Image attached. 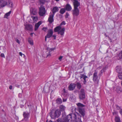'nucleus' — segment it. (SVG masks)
Instances as JSON below:
<instances>
[{
    "label": "nucleus",
    "instance_id": "5",
    "mask_svg": "<svg viewBox=\"0 0 122 122\" xmlns=\"http://www.w3.org/2000/svg\"><path fill=\"white\" fill-rule=\"evenodd\" d=\"M46 11L44 6H41L39 8V15L41 17L45 16L46 15Z\"/></svg>",
    "mask_w": 122,
    "mask_h": 122
},
{
    "label": "nucleus",
    "instance_id": "49",
    "mask_svg": "<svg viewBox=\"0 0 122 122\" xmlns=\"http://www.w3.org/2000/svg\"><path fill=\"white\" fill-rule=\"evenodd\" d=\"M50 51L48 53V55H47V56H46L47 57H48L49 56H51V54H50Z\"/></svg>",
    "mask_w": 122,
    "mask_h": 122
},
{
    "label": "nucleus",
    "instance_id": "9",
    "mask_svg": "<svg viewBox=\"0 0 122 122\" xmlns=\"http://www.w3.org/2000/svg\"><path fill=\"white\" fill-rule=\"evenodd\" d=\"M71 1L73 3L74 8H78L80 5V3L77 0H71Z\"/></svg>",
    "mask_w": 122,
    "mask_h": 122
},
{
    "label": "nucleus",
    "instance_id": "51",
    "mask_svg": "<svg viewBox=\"0 0 122 122\" xmlns=\"http://www.w3.org/2000/svg\"><path fill=\"white\" fill-rule=\"evenodd\" d=\"M119 112L121 115H122V109H121L119 111Z\"/></svg>",
    "mask_w": 122,
    "mask_h": 122
},
{
    "label": "nucleus",
    "instance_id": "20",
    "mask_svg": "<svg viewBox=\"0 0 122 122\" xmlns=\"http://www.w3.org/2000/svg\"><path fill=\"white\" fill-rule=\"evenodd\" d=\"M66 107L63 105H61L59 107L60 111L62 112L63 113L65 112V110L66 109Z\"/></svg>",
    "mask_w": 122,
    "mask_h": 122
},
{
    "label": "nucleus",
    "instance_id": "18",
    "mask_svg": "<svg viewBox=\"0 0 122 122\" xmlns=\"http://www.w3.org/2000/svg\"><path fill=\"white\" fill-rule=\"evenodd\" d=\"M53 32L52 29H50L48 31V33L47 34V36L48 38H50L52 35Z\"/></svg>",
    "mask_w": 122,
    "mask_h": 122
},
{
    "label": "nucleus",
    "instance_id": "25",
    "mask_svg": "<svg viewBox=\"0 0 122 122\" xmlns=\"http://www.w3.org/2000/svg\"><path fill=\"white\" fill-rule=\"evenodd\" d=\"M6 5H7L9 7H10L11 8H12L13 7V5L12 3L10 0H8V1L7 2V4Z\"/></svg>",
    "mask_w": 122,
    "mask_h": 122
},
{
    "label": "nucleus",
    "instance_id": "11",
    "mask_svg": "<svg viewBox=\"0 0 122 122\" xmlns=\"http://www.w3.org/2000/svg\"><path fill=\"white\" fill-rule=\"evenodd\" d=\"M62 117L63 118L61 122H71L70 118H68L67 115L66 116L65 114L63 113Z\"/></svg>",
    "mask_w": 122,
    "mask_h": 122
},
{
    "label": "nucleus",
    "instance_id": "13",
    "mask_svg": "<svg viewBox=\"0 0 122 122\" xmlns=\"http://www.w3.org/2000/svg\"><path fill=\"white\" fill-rule=\"evenodd\" d=\"M24 26H25V29L27 30L30 31L33 30V27L32 25L27 24L25 25Z\"/></svg>",
    "mask_w": 122,
    "mask_h": 122
},
{
    "label": "nucleus",
    "instance_id": "41",
    "mask_svg": "<svg viewBox=\"0 0 122 122\" xmlns=\"http://www.w3.org/2000/svg\"><path fill=\"white\" fill-rule=\"evenodd\" d=\"M56 122H61V118H59L57 120Z\"/></svg>",
    "mask_w": 122,
    "mask_h": 122
},
{
    "label": "nucleus",
    "instance_id": "50",
    "mask_svg": "<svg viewBox=\"0 0 122 122\" xmlns=\"http://www.w3.org/2000/svg\"><path fill=\"white\" fill-rule=\"evenodd\" d=\"M16 41L17 43L18 44H20V41L19 40H18V39H17L16 40Z\"/></svg>",
    "mask_w": 122,
    "mask_h": 122
},
{
    "label": "nucleus",
    "instance_id": "3",
    "mask_svg": "<svg viewBox=\"0 0 122 122\" xmlns=\"http://www.w3.org/2000/svg\"><path fill=\"white\" fill-rule=\"evenodd\" d=\"M76 105L78 107V111L79 113L83 117L85 116V110L84 108L83 107L85 106L80 103H76Z\"/></svg>",
    "mask_w": 122,
    "mask_h": 122
},
{
    "label": "nucleus",
    "instance_id": "35",
    "mask_svg": "<svg viewBox=\"0 0 122 122\" xmlns=\"http://www.w3.org/2000/svg\"><path fill=\"white\" fill-rule=\"evenodd\" d=\"M118 76L119 79L122 80V72L118 74Z\"/></svg>",
    "mask_w": 122,
    "mask_h": 122
},
{
    "label": "nucleus",
    "instance_id": "61",
    "mask_svg": "<svg viewBox=\"0 0 122 122\" xmlns=\"http://www.w3.org/2000/svg\"><path fill=\"white\" fill-rule=\"evenodd\" d=\"M114 112L113 113V114H114Z\"/></svg>",
    "mask_w": 122,
    "mask_h": 122
},
{
    "label": "nucleus",
    "instance_id": "1",
    "mask_svg": "<svg viewBox=\"0 0 122 122\" xmlns=\"http://www.w3.org/2000/svg\"><path fill=\"white\" fill-rule=\"evenodd\" d=\"M67 117L70 118L71 122L74 121L76 122H82L81 116L78 114L72 113L68 115Z\"/></svg>",
    "mask_w": 122,
    "mask_h": 122
},
{
    "label": "nucleus",
    "instance_id": "19",
    "mask_svg": "<svg viewBox=\"0 0 122 122\" xmlns=\"http://www.w3.org/2000/svg\"><path fill=\"white\" fill-rule=\"evenodd\" d=\"M7 4V2L4 0H0V6L1 7H4Z\"/></svg>",
    "mask_w": 122,
    "mask_h": 122
},
{
    "label": "nucleus",
    "instance_id": "32",
    "mask_svg": "<svg viewBox=\"0 0 122 122\" xmlns=\"http://www.w3.org/2000/svg\"><path fill=\"white\" fill-rule=\"evenodd\" d=\"M65 11L66 9L65 8H62L60 10V12L61 14H63L65 12Z\"/></svg>",
    "mask_w": 122,
    "mask_h": 122
},
{
    "label": "nucleus",
    "instance_id": "30",
    "mask_svg": "<svg viewBox=\"0 0 122 122\" xmlns=\"http://www.w3.org/2000/svg\"><path fill=\"white\" fill-rule=\"evenodd\" d=\"M11 12V11H10L8 12L4 16V17L7 18L8 16H10Z\"/></svg>",
    "mask_w": 122,
    "mask_h": 122
},
{
    "label": "nucleus",
    "instance_id": "34",
    "mask_svg": "<svg viewBox=\"0 0 122 122\" xmlns=\"http://www.w3.org/2000/svg\"><path fill=\"white\" fill-rule=\"evenodd\" d=\"M28 42L30 45H33V41L29 38L28 39Z\"/></svg>",
    "mask_w": 122,
    "mask_h": 122
},
{
    "label": "nucleus",
    "instance_id": "44",
    "mask_svg": "<svg viewBox=\"0 0 122 122\" xmlns=\"http://www.w3.org/2000/svg\"><path fill=\"white\" fill-rule=\"evenodd\" d=\"M53 37H54V39H56V36L55 35H52V36Z\"/></svg>",
    "mask_w": 122,
    "mask_h": 122
},
{
    "label": "nucleus",
    "instance_id": "48",
    "mask_svg": "<svg viewBox=\"0 0 122 122\" xmlns=\"http://www.w3.org/2000/svg\"><path fill=\"white\" fill-rule=\"evenodd\" d=\"M21 96L22 95L21 94H20V93L18 95V96L19 97L21 98Z\"/></svg>",
    "mask_w": 122,
    "mask_h": 122
},
{
    "label": "nucleus",
    "instance_id": "4",
    "mask_svg": "<svg viewBox=\"0 0 122 122\" xmlns=\"http://www.w3.org/2000/svg\"><path fill=\"white\" fill-rule=\"evenodd\" d=\"M61 29V27L60 26H57L55 28L54 31L55 32H58V34H60L61 36L63 35L65 29L64 28H63L60 30Z\"/></svg>",
    "mask_w": 122,
    "mask_h": 122
},
{
    "label": "nucleus",
    "instance_id": "33",
    "mask_svg": "<svg viewBox=\"0 0 122 122\" xmlns=\"http://www.w3.org/2000/svg\"><path fill=\"white\" fill-rule=\"evenodd\" d=\"M31 17L33 19V20L34 22H36L38 20V18L37 16H31Z\"/></svg>",
    "mask_w": 122,
    "mask_h": 122
},
{
    "label": "nucleus",
    "instance_id": "58",
    "mask_svg": "<svg viewBox=\"0 0 122 122\" xmlns=\"http://www.w3.org/2000/svg\"><path fill=\"white\" fill-rule=\"evenodd\" d=\"M121 85L122 86V81L121 82Z\"/></svg>",
    "mask_w": 122,
    "mask_h": 122
},
{
    "label": "nucleus",
    "instance_id": "57",
    "mask_svg": "<svg viewBox=\"0 0 122 122\" xmlns=\"http://www.w3.org/2000/svg\"><path fill=\"white\" fill-rule=\"evenodd\" d=\"M33 33H31L30 34V35L31 36H33Z\"/></svg>",
    "mask_w": 122,
    "mask_h": 122
},
{
    "label": "nucleus",
    "instance_id": "36",
    "mask_svg": "<svg viewBox=\"0 0 122 122\" xmlns=\"http://www.w3.org/2000/svg\"><path fill=\"white\" fill-rule=\"evenodd\" d=\"M42 30L46 32L47 30V27H44L42 29Z\"/></svg>",
    "mask_w": 122,
    "mask_h": 122
},
{
    "label": "nucleus",
    "instance_id": "46",
    "mask_svg": "<svg viewBox=\"0 0 122 122\" xmlns=\"http://www.w3.org/2000/svg\"><path fill=\"white\" fill-rule=\"evenodd\" d=\"M106 67H104L103 68V69H102V70H103V71H105L106 70Z\"/></svg>",
    "mask_w": 122,
    "mask_h": 122
},
{
    "label": "nucleus",
    "instance_id": "40",
    "mask_svg": "<svg viewBox=\"0 0 122 122\" xmlns=\"http://www.w3.org/2000/svg\"><path fill=\"white\" fill-rule=\"evenodd\" d=\"M116 108L117 110H119L120 109V108L118 105H116Z\"/></svg>",
    "mask_w": 122,
    "mask_h": 122
},
{
    "label": "nucleus",
    "instance_id": "7",
    "mask_svg": "<svg viewBox=\"0 0 122 122\" xmlns=\"http://www.w3.org/2000/svg\"><path fill=\"white\" fill-rule=\"evenodd\" d=\"M72 11V14L74 17L77 16L79 15V10L78 8H74Z\"/></svg>",
    "mask_w": 122,
    "mask_h": 122
},
{
    "label": "nucleus",
    "instance_id": "22",
    "mask_svg": "<svg viewBox=\"0 0 122 122\" xmlns=\"http://www.w3.org/2000/svg\"><path fill=\"white\" fill-rule=\"evenodd\" d=\"M30 12L31 14L35 15L37 14L36 10L35 9L32 8L30 10Z\"/></svg>",
    "mask_w": 122,
    "mask_h": 122
},
{
    "label": "nucleus",
    "instance_id": "45",
    "mask_svg": "<svg viewBox=\"0 0 122 122\" xmlns=\"http://www.w3.org/2000/svg\"><path fill=\"white\" fill-rule=\"evenodd\" d=\"M62 58H63V56H61L59 57V59L60 60V61H61V60Z\"/></svg>",
    "mask_w": 122,
    "mask_h": 122
},
{
    "label": "nucleus",
    "instance_id": "17",
    "mask_svg": "<svg viewBox=\"0 0 122 122\" xmlns=\"http://www.w3.org/2000/svg\"><path fill=\"white\" fill-rule=\"evenodd\" d=\"M54 15L53 14H51L49 16V17L48 21L49 22V23L51 24L54 21L53 17Z\"/></svg>",
    "mask_w": 122,
    "mask_h": 122
},
{
    "label": "nucleus",
    "instance_id": "28",
    "mask_svg": "<svg viewBox=\"0 0 122 122\" xmlns=\"http://www.w3.org/2000/svg\"><path fill=\"white\" fill-rule=\"evenodd\" d=\"M56 102L58 104H61L62 102V100L60 98H58L56 100Z\"/></svg>",
    "mask_w": 122,
    "mask_h": 122
},
{
    "label": "nucleus",
    "instance_id": "15",
    "mask_svg": "<svg viewBox=\"0 0 122 122\" xmlns=\"http://www.w3.org/2000/svg\"><path fill=\"white\" fill-rule=\"evenodd\" d=\"M80 79H81L82 78L84 80L83 81V83L85 85L86 82V78H88V77L85 75L84 74H81V75Z\"/></svg>",
    "mask_w": 122,
    "mask_h": 122
},
{
    "label": "nucleus",
    "instance_id": "37",
    "mask_svg": "<svg viewBox=\"0 0 122 122\" xmlns=\"http://www.w3.org/2000/svg\"><path fill=\"white\" fill-rule=\"evenodd\" d=\"M69 15V13L68 12L66 13L65 16V18H67L68 17Z\"/></svg>",
    "mask_w": 122,
    "mask_h": 122
},
{
    "label": "nucleus",
    "instance_id": "54",
    "mask_svg": "<svg viewBox=\"0 0 122 122\" xmlns=\"http://www.w3.org/2000/svg\"><path fill=\"white\" fill-rule=\"evenodd\" d=\"M47 38H48V37L47 36H45V41H46V39Z\"/></svg>",
    "mask_w": 122,
    "mask_h": 122
},
{
    "label": "nucleus",
    "instance_id": "10",
    "mask_svg": "<svg viewBox=\"0 0 122 122\" xmlns=\"http://www.w3.org/2000/svg\"><path fill=\"white\" fill-rule=\"evenodd\" d=\"M97 71L95 70L93 75V80L94 81L97 82L98 81V77L97 75Z\"/></svg>",
    "mask_w": 122,
    "mask_h": 122
},
{
    "label": "nucleus",
    "instance_id": "53",
    "mask_svg": "<svg viewBox=\"0 0 122 122\" xmlns=\"http://www.w3.org/2000/svg\"><path fill=\"white\" fill-rule=\"evenodd\" d=\"M12 88V86L11 85H10L9 87V88L10 89H11Z\"/></svg>",
    "mask_w": 122,
    "mask_h": 122
},
{
    "label": "nucleus",
    "instance_id": "21",
    "mask_svg": "<svg viewBox=\"0 0 122 122\" xmlns=\"http://www.w3.org/2000/svg\"><path fill=\"white\" fill-rule=\"evenodd\" d=\"M72 9V7L69 4H67L65 6V9L67 11H70Z\"/></svg>",
    "mask_w": 122,
    "mask_h": 122
},
{
    "label": "nucleus",
    "instance_id": "47",
    "mask_svg": "<svg viewBox=\"0 0 122 122\" xmlns=\"http://www.w3.org/2000/svg\"><path fill=\"white\" fill-rule=\"evenodd\" d=\"M108 38L109 40L110 41V42H112V41L111 39L110 38V37L109 36H108Z\"/></svg>",
    "mask_w": 122,
    "mask_h": 122
},
{
    "label": "nucleus",
    "instance_id": "38",
    "mask_svg": "<svg viewBox=\"0 0 122 122\" xmlns=\"http://www.w3.org/2000/svg\"><path fill=\"white\" fill-rule=\"evenodd\" d=\"M65 21H63L60 24V25L61 26L62 25H65Z\"/></svg>",
    "mask_w": 122,
    "mask_h": 122
},
{
    "label": "nucleus",
    "instance_id": "26",
    "mask_svg": "<svg viewBox=\"0 0 122 122\" xmlns=\"http://www.w3.org/2000/svg\"><path fill=\"white\" fill-rule=\"evenodd\" d=\"M121 69L120 67L119 66H117L116 68V71L119 74V73H121Z\"/></svg>",
    "mask_w": 122,
    "mask_h": 122
},
{
    "label": "nucleus",
    "instance_id": "8",
    "mask_svg": "<svg viewBox=\"0 0 122 122\" xmlns=\"http://www.w3.org/2000/svg\"><path fill=\"white\" fill-rule=\"evenodd\" d=\"M85 97L84 90L83 89H81L80 93L79 95V98L80 99L82 100L85 98Z\"/></svg>",
    "mask_w": 122,
    "mask_h": 122
},
{
    "label": "nucleus",
    "instance_id": "12",
    "mask_svg": "<svg viewBox=\"0 0 122 122\" xmlns=\"http://www.w3.org/2000/svg\"><path fill=\"white\" fill-rule=\"evenodd\" d=\"M112 89L113 91H116L117 93H119L122 92L121 89L119 86H116V87L113 86Z\"/></svg>",
    "mask_w": 122,
    "mask_h": 122
},
{
    "label": "nucleus",
    "instance_id": "59",
    "mask_svg": "<svg viewBox=\"0 0 122 122\" xmlns=\"http://www.w3.org/2000/svg\"><path fill=\"white\" fill-rule=\"evenodd\" d=\"M56 1H59V0H55Z\"/></svg>",
    "mask_w": 122,
    "mask_h": 122
},
{
    "label": "nucleus",
    "instance_id": "52",
    "mask_svg": "<svg viewBox=\"0 0 122 122\" xmlns=\"http://www.w3.org/2000/svg\"><path fill=\"white\" fill-rule=\"evenodd\" d=\"M55 49V48H51L50 49V50L51 51L54 50Z\"/></svg>",
    "mask_w": 122,
    "mask_h": 122
},
{
    "label": "nucleus",
    "instance_id": "16",
    "mask_svg": "<svg viewBox=\"0 0 122 122\" xmlns=\"http://www.w3.org/2000/svg\"><path fill=\"white\" fill-rule=\"evenodd\" d=\"M76 84L74 83H71L68 86V90L70 91L73 90L75 88Z\"/></svg>",
    "mask_w": 122,
    "mask_h": 122
},
{
    "label": "nucleus",
    "instance_id": "60",
    "mask_svg": "<svg viewBox=\"0 0 122 122\" xmlns=\"http://www.w3.org/2000/svg\"><path fill=\"white\" fill-rule=\"evenodd\" d=\"M96 104H94V105H95Z\"/></svg>",
    "mask_w": 122,
    "mask_h": 122
},
{
    "label": "nucleus",
    "instance_id": "6",
    "mask_svg": "<svg viewBox=\"0 0 122 122\" xmlns=\"http://www.w3.org/2000/svg\"><path fill=\"white\" fill-rule=\"evenodd\" d=\"M30 114L29 113L27 112H23V115L24 118L21 121H23L24 120L25 122L28 121L30 116Z\"/></svg>",
    "mask_w": 122,
    "mask_h": 122
},
{
    "label": "nucleus",
    "instance_id": "31",
    "mask_svg": "<svg viewBox=\"0 0 122 122\" xmlns=\"http://www.w3.org/2000/svg\"><path fill=\"white\" fill-rule=\"evenodd\" d=\"M118 57L119 59H122V50L120 52L118 55Z\"/></svg>",
    "mask_w": 122,
    "mask_h": 122
},
{
    "label": "nucleus",
    "instance_id": "42",
    "mask_svg": "<svg viewBox=\"0 0 122 122\" xmlns=\"http://www.w3.org/2000/svg\"><path fill=\"white\" fill-rule=\"evenodd\" d=\"M104 71L102 70L100 72V73L99 74V76H100V75L102 74L103 72H104Z\"/></svg>",
    "mask_w": 122,
    "mask_h": 122
},
{
    "label": "nucleus",
    "instance_id": "56",
    "mask_svg": "<svg viewBox=\"0 0 122 122\" xmlns=\"http://www.w3.org/2000/svg\"><path fill=\"white\" fill-rule=\"evenodd\" d=\"M104 35L106 37H107L108 36H107V35H106V33H105V34H104Z\"/></svg>",
    "mask_w": 122,
    "mask_h": 122
},
{
    "label": "nucleus",
    "instance_id": "27",
    "mask_svg": "<svg viewBox=\"0 0 122 122\" xmlns=\"http://www.w3.org/2000/svg\"><path fill=\"white\" fill-rule=\"evenodd\" d=\"M76 84V86L77 88L79 89H80L81 87V83L79 82H77Z\"/></svg>",
    "mask_w": 122,
    "mask_h": 122
},
{
    "label": "nucleus",
    "instance_id": "43",
    "mask_svg": "<svg viewBox=\"0 0 122 122\" xmlns=\"http://www.w3.org/2000/svg\"><path fill=\"white\" fill-rule=\"evenodd\" d=\"M0 56L2 57H5L3 53H1L0 55Z\"/></svg>",
    "mask_w": 122,
    "mask_h": 122
},
{
    "label": "nucleus",
    "instance_id": "24",
    "mask_svg": "<svg viewBox=\"0 0 122 122\" xmlns=\"http://www.w3.org/2000/svg\"><path fill=\"white\" fill-rule=\"evenodd\" d=\"M41 21L39 22L38 23H36L35 25V30H36L38 29L39 26L41 24Z\"/></svg>",
    "mask_w": 122,
    "mask_h": 122
},
{
    "label": "nucleus",
    "instance_id": "55",
    "mask_svg": "<svg viewBox=\"0 0 122 122\" xmlns=\"http://www.w3.org/2000/svg\"><path fill=\"white\" fill-rule=\"evenodd\" d=\"M16 87H17L18 88H19L20 86V85H16Z\"/></svg>",
    "mask_w": 122,
    "mask_h": 122
},
{
    "label": "nucleus",
    "instance_id": "2",
    "mask_svg": "<svg viewBox=\"0 0 122 122\" xmlns=\"http://www.w3.org/2000/svg\"><path fill=\"white\" fill-rule=\"evenodd\" d=\"M49 114L51 118H54L58 117L61 114V112L59 109L56 110H52Z\"/></svg>",
    "mask_w": 122,
    "mask_h": 122
},
{
    "label": "nucleus",
    "instance_id": "29",
    "mask_svg": "<svg viewBox=\"0 0 122 122\" xmlns=\"http://www.w3.org/2000/svg\"><path fill=\"white\" fill-rule=\"evenodd\" d=\"M115 120L116 122H121L120 118L119 117L116 116L115 117Z\"/></svg>",
    "mask_w": 122,
    "mask_h": 122
},
{
    "label": "nucleus",
    "instance_id": "23",
    "mask_svg": "<svg viewBox=\"0 0 122 122\" xmlns=\"http://www.w3.org/2000/svg\"><path fill=\"white\" fill-rule=\"evenodd\" d=\"M58 10L59 9L57 7L55 6L54 7L52 10V14L54 15L56 12L58 11Z\"/></svg>",
    "mask_w": 122,
    "mask_h": 122
},
{
    "label": "nucleus",
    "instance_id": "39",
    "mask_svg": "<svg viewBox=\"0 0 122 122\" xmlns=\"http://www.w3.org/2000/svg\"><path fill=\"white\" fill-rule=\"evenodd\" d=\"M19 55L21 56H23V57H24L25 56V55L24 54H23L21 52H19Z\"/></svg>",
    "mask_w": 122,
    "mask_h": 122
},
{
    "label": "nucleus",
    "instance_id": "14",
    "mask_svg": "<svg viewBox=\"0 0 122 122\" xmlns=\"http://www.w3.org/2000/svg\"><path fill=\"white\" fill-rule=\"evenodd\" d=\"M63 93L62 94V96L63 97H65V98H63V102H65L66 101L67 99V97H66V96H67V94L66 92L65 89H63Z\"/></svg>",
    "mask_w": 122,
    "mask_h": 122
}]
</instances>
